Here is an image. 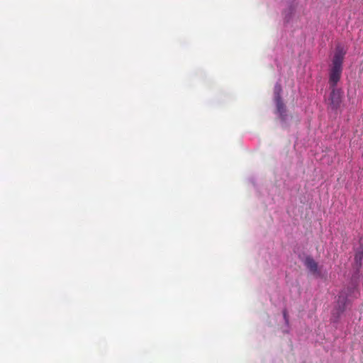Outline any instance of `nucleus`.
I'll use <instances>...</instances> for the list:
<instances>
[{"label":"nucleus","mask_w":363,"mask_h":363,"mask_svg":"<svg viewBox=\"0 0 363 363\" xmlns=\"http://www.w3.org/2000/svg\"><path fill=\"white\" fill-rule=\"evenodd\" d=\"M304 264L313 275H320L318 263L310 256L306 257Z\"/></svg>","instance_id":"20e7f679"},{"label":"nucleus","mask_w":363,"mask_h":363,"mask_svg":"<svg viewBox=\"0 0 363 363\" xmlns=\"http://www.w3.org/2000/svg\"><path fill=\"white\" fill-rule=\"evenodd\" d=\"M331 89V93L330 95V108L333 110H336L339 108L341 104V94L340 90L336 89V86L330 87Z\"/></svg>","instance_id":"f03ea898"},{"label":"nucleus","mask_w":363,"mask_h":363,"mask_svg":"<svg viewBox=\"0 0 363 363\" xmlns=\"http://www.w3.org/2000/svg\"><path fill=\"white\" fill-rule=\"evenodd\" d=\"M281 90V87L279 86L278 87L276 86V96H275V101L277 105V108L278 112L279 113L280 116L282 117L284 114L286 112V108L284 104L283 103L281 96L279 94V91Z\"/></svg>","instance_id":"39448f33"},{"label":"nucleus","mask_w":363,"mask_h":363,"mask_svg":"<svg viewBox=\"0 0 363 363\" xmlns=\"http://www.w3.org/2000/svg\"><path fill=\"white\" fill-rule=\"evenodd\" d=\"M346 52L341 46H337L332 60V65L329 69L330 87L336 86L340 81L342 72V63Z\"/></svg>","instance_id":"f257e3e1"},{"label":"nucleus","mask_w":363,"mask_h":363,"mask_svg":"<svg viewBox=\"0 0 363 363\" xmlns=\"http://www.w3.org/2000/svg\"><path fill=\"white\" fill-rule=\"evenodd\" d=\"M363 257V252H358L356 253L354 259L357 262H360Z\"/></svg>","instance_id":"423d86ee"},{"label":"nucleus","mask_w":363,"mask_h":363,"mask_svg":"<svg viewBox=\"0 0 363 363\" xmlns=\"http://www.w3.org/2000/svg\"><path fill=\"white\" fill-rule=\"evenodd\" d=\"M283 315H284V318L286 320V318H287V313H286V311L284 310V312H283Z\"/></svg>","instance_id":"0eeeda50"},{"label":"nucleus","mask_w":363,"mask_h":363,"mask_svg":"<svg viewBox=\"0 0 363 363\" xmlns=\"http://www.w3.org/2000/svg\"><path fill=\"white\" fill-rule=\"evenodd\" d=\"M347 303H348L347 295L345 291H342L340 292V295L338 296V298L337 301V306L335 308V311H336L335 313L337 317H339L340 315V314L345 311Z\"/></svg>","instance_id":"7ed1b4c3"}]
</instances>
